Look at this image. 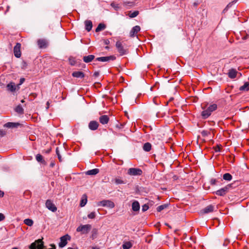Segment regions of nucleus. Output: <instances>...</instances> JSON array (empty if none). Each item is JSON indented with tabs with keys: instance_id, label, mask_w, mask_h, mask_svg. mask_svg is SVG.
Masks as SVG:
<instances>
[{
	"instance_id": "nucleus-56",
	"label": "nucleus",
	"mask_w": 249,
	"mask_h": 249,
	"mask_svg": "<svg viewBox=\"0 0 249 249\" xmlns=\"http://www.w3.org/2000/svg\"><path fill=\"white\" fill-rule=\"evenodd\" d=\"M91 249H99L98 248H96V247H93Z\"/></svg>"
},
{
	"instance_id": "nucleus-33",
	"label": "nucleus",
	"mask_w": 249,
	"mask_h": 249,
	"mask_svg": "<svg viewBox=\"0 0 249 249\" xmlns=\"http://www.w3.org/2000/svg\"><path fill=\"white\" fill-rule=\"evenodd\" d=\"M168 206V204H164L163 205H160L158 206L157 208V210L158 212H160L162 210H164V209L167 208Z\"/></svg>"
},
{
	"instance_id": "nucleus-57",
	"label": "nucleus",
	"mask_w": 249,
	"mask_h": 249,
	"mask_svg": "<svg viewBox=\"0 0 249 249\" xmlns=\"http://www.w3.org/2000/svg\"><path fill=\"white\" fill-rule=\"evenodd\" d=\"M105 48H106V49H109V47H108V46H106V47H105Z\"/></svg>"
},
{
	"instance_id": "nucleus-44",
	"label": "nucleus",
	"mask_w": 249,
	"mask_h": 249,
	"mask_svg": "<svg viewBox=\"0 0 249 249\" xmlns=\"http://www.w3.org/2000/svg\"><path fill=\"white\" fill-rule=\"evenodd\" d=\"M149 209V206L147 204H144L142 207V211L145 212Z\"/></svg>"
},
{
	"instance_id": "nucleus-58",
	"label": "nucleus",
	"mask_w": 249,
	"mask_h": 249,
	"mask_svg": "<svg viewBox=\"0 0 249 249\" xmlns=\"http://www.w3.org/2000/svg\"><path fill=\"white\" fill-rule=\"evenodd\" d=\"M21 103H24V100H22L21 101Z\"/></svg>"
},
{
	"instance_id": "nucleus-31",
	"label": "nucleus",
	"mask_w": 249,
	"mask_h": 249,
	"mask_svg": "<svg viewBox=\"0 0 249 249\" xmlns=\"http://www.w3.org/2000/svg\"><path fill=\"white\" fill-rule=\"evenodd\" d=\"M87 202V196H86V195H84L82 196V198L81 201L80 206L81 207H84L86 204Z\"/></svg>"
},
{
	"instance_id": "nucleus-28",
	"label": "nucleus",
	"mask_w": 249,
	"mask_h": 249,
	"mask_svg": "<svg viewBox=\"0 0 249 249\" xmlns=\"http://www.w3.org/2000/svg\"><path fill=\"white\" fill-rule=\"evenodd\" d=\"M132 247V244L130 242H124L122 245V247H123V249H129Z\"/></svg>"
},
{
	"instance_id": "nucleus-16",
	"label": "nucleus",
	"mask_w": 249,
	"mask_h": 249,
	"mask_svg": "<svg viewBox=\"0 0 249 249\" xmlns=\"http://www.w3.org/2000/svg\"><path fill=\"white\" fill-rule=\"evenodd\" d=\"M109 119L108 116L106 115H102L99 118L100 123L102 124H107L109 121Z\"/></svg>"
},
{
	"instance_id": "nucleus-38",
	"label": "nucleus",
	"mask_w": 249,
	"mask_h": 249,
	"mask_svg": "<svg viewBox=\"0 0 249 249\" xmlns=\"http://www.w3.org/2000/svg\"><path fill=\"white\" fill-rule=\"evenodd\" d=\"M111 6L113 7L116 10H118L120 8L119 5L116 3L112 2L111 3Z\"/></svg>"
},
{
	"instance_id": "nucleus-60",
	"label": "nucleus",
	"mask_w": 249,
	"mask_h": 249,
	"mask_svg": "<svg viewBox=\"0 0 249 249\" xmlns=\"http://www.w3.org/2000/svg\"><path fill=\"white\" fill-rule=\"evenodd\" d=\"M194 5L196 6V5H197V3H194Z\"/></svg>"
},
{
	"instance_id": "nucleus-54",
	"label": "nucleus",
	"mask_w": 249,
	"mask_h": 249,
	"mask_svg": "<svg viewBox=\"0 0 249 249\" xmlns=\"http://www.w3.org/2000/svg\"><path fill=\"white\" fill-rule=\"evenodd\" d=\"M4 195V193L0 190V197H2Z\"/></svg>"
},
{
	"instance_id": "nucleus-14",
	"label": "nucleus",
	"mask_w": 249,
	"mask_h": 249,
	"mask_svg": "<svg viewBox=\"0 0 249 249\" xmlns=\"http://www.w3.org/2000/svg\"><path fill=\"white\" fill-rule=\"evenodd\" d=\"M141 28L139 26L136 25L132 28L130 32L129 35L130 37H134L137 33L140 31Z\"/></svg>"
},
{
	"instance_id": "nucleus-2",
	"label": "nucleus",
	"mask_w": 249,
	"mask_h": 249,
	"mask_svg": "<svg viewBox=\"0 0 249 249\" xmlns=\"http://www.w3.org/2000/svg\"><path fill=\"white\" fill-rule=\"evenodd\" d=\"M116 47L121 55H124L127 53V49L121 41H118L116 42Z\"/></svg>"
},
{
	"instance_id": "nucleus-32",
	"label": "nucleus",
	"mask_w": 249,
	"mask_h": 249,
	"mask_svg": "<svg viewBox=\"0 0 249 249\" xmlns=\"http://www.w3.org/2000/svg\"><path fill=\"white\" fill-rule=\"evenodd\" d=\"M223 178L224 180L230 181L232 179V176L229 173H226L223 175Z\"/></svg>"
},
{
	"instance_id": "nucleus-34",
	"label": "nucleus",
	"mask_w": 249,
	"mask_h": 249,
	"mask_svg": "<svg viewBox=\"0 0 249 249\" xmlns=\"http://www.w3.org/2000/svg\"><path fill=\"white\" fill-rule=\"evenodd\" d=\"M33 223V221L31 219L27 218L24 220V223L29 226H32Z\"/></svg>"
},
{
	"instance_id": "nucleus-12",
	"label": "nucleus",
	"mask_w": 249,
	"mask_h": 249,
	"mask_svg": "<svg viewBox=\"0 0 249 249\" xmlns=\"http://www.w3.org/2000/svg\"><path fill=\"white\" fill-rule=\"evenodd\" d=\"M20 48L21 44L19 43H17L16 46L14 48V55L17 58H19L21 56Z\"/></svg>"
},
{
	"instance_id": "nucleus-51",
	"label": "nucleus",
	"mask_w": 249,
	"mask_h": 249,
	"mask_svg": "<svg viewBox=\"0 0 249 249\" xmlns=\"http://www.w3.org/2000/svg\"><path fill=\"white\" fill-rule=\"evenodd\" d=\"M93 75L95 77H97L99 75V72L98 71H95Z\"/></svg>"
},
{
	"instance_id": "nucleus-13",
	"label": "nucleus",
	"mask_w": 249,
	"mask_h": 249,
	"mask_svg": "<svg viewBox=\"0 0 249 249\" xmlns=\"http://www.w3.org/2000/svg\"><path fill=\"white\" fill-rule=\"evenodd\" d=\"M214 206L212 205H210L202 209L201 211V213L204 214L208 213L213 212L214 211Z\"/></svg>"
},
{
	"instance_id": "nucleus-15",
	"label": "nucleus",
	"mask_w": 249,
	"mask_h": 249,
	"mask_svg": "<svg viewBox=\"0 0 249 249\" xmlns=\"http://www.w3.org/2000/svg\"><path fill=\"white\" fill-rule=\"evenodd\" d=\"M99 126V124L95 121H91L89 124V128L91 130H95L97 129Z\"/></svg>"
},
{
	"instance_id": "nucleus-43",
	"label": "nucleus",
	"mask_w": 249,
	"mask_h": 249,
	"mask_svg": "<svg viewBox=\"0 0 249 249\" xmlns=\"http://www.w3.org/2000/svg\"><path fill=\"white\" fill-rule=\"evenodd\" d=\"M210 134V132L207 131V130H203L201 132V134L202 136L206 137L207 136Z\"/></svg>"
},
{
	"instance_id": "nucleus-48",
	"label": "nucleus",
	"mask_w": 249,
	"mask_h": 249,
	"mask_svg": "<svg viewBox=\"0 0 249 249\" xmlns=\"http://www.w3.org/2000/svg\"><path fill=\"white\" fill-rule=\"evenodd\" d=\"M4 215L2 213H0V221H2L4 219Z\"/></svg>"
},
{
	"instance_id": "nucleus-52",
	"label": "nucleus",
	"mask_w": 249,
	"mask_h": 249,
	"mask_svg": "<svg viewBox=\"0 0 249 249\" xmlns=\"http://www.w3.org/2000/svg\"><path fill=\"white\" fill-rule=\"evenodd\" d=\"M54 165H55V162L54 161L51 162V163H50V166L51 167H53Z\"/></svg>"
},
{
	"instance_id": "nucleus-17",
	"label": "nucleus",
	"mask_w": 249,
	"mask_h": 249,
	"mask_svg": "<svg viewBox=\"0 0 249 249\" xmlns=\"http://www.w3.org/2000/svg\"><path fill=\"white\" fill-rule=\"evenodd\" d=\"M72 75L74 77L83 78L85 76L84 73L80 71H75L72 72Z\"/></svg>"
},
{
	"instance_id": "nucleus-59",
	"label": "nucleus",
	"mask_w": 249,
	"mask_h": 249,
	"mask_svg": "<svg viewBox=\"0 0 249 249\" xmlns=\"http://www.w3.org/2000/svg\"><path fill=\"white\" fill-rule=\"evenodd\" d=\"M12 249H18L16 247H15V248H13Z\"/></svg>"
},
{
	"instance_id": "nucleus-62",
	"label": "nucleus",
	"mask_w": 249,
	"mask_h": 249,
	"mask_svg": "<svg viewBox=\"0 0 249 249\" xmlns=\"http://www.w3.org/2000/svg\"><path fill=\"white\" fill-rule=\"evenodd\" d=\"M156 116H157V117H159V116H158V113L157 114Z\"/></svg>"
},
{
	"instance_id": "nucleus-9",
	"label": "nucleus",
	"mask_w": 249,
	"mask_h": 249,
	"mask_svg": "<svg viewBox=\"0 0 249 249\" xmlns=\"http://www.w3.org/2000/svg\"><path fill=\"white\" fill-rule=\"evenodd\" d=\"M37 44L40 49L46 48L48 46V41L44 38L39 39L37 41Z\"/></svg>"
},
{
	"instance_id": "nucleus-37",
	"label": "nucleus",
	"mask_w": 249,
	"mask_h": 249,
	"mask_svg": "<svg viewBox=\"0 0 249 249\" xmlns=\"http://www.w3.org/2000/svg\"><path fill=\"white\" fill-rule=\"evenodd\" d=\"M56 155L57 156V157H58V159L59 161L61 162L62 161V157L59 153L58 147H56Z\"/></svg>"
},
{
	"instance_id": "nucleus-30",
	"label": "nucleus",
	"mask_w": 249,
	"mask_h": 249,
	"mask_svg": "<svg viewBox=\"0 0 249 249\" xmlns=\"http://www.w3.org/2000/svg\"><path fill=\"white\" fill-rule=\"evenodd\" d=\"M105 28H106L105 24H104L103 23H100L98 25L97 27L96 28L95 31H96V32H98L102 30H104Z\"/></svg>"
},
{
	"instance_id": "nucleus-7",
	"label": "nucleus",
	"mask_w": 249,
	"mask_h": 249,
	"mask_svg": "<svg viewBox=\"0 0 249 249\" xmlns=\"http://www.w3.org/2000/svg\"><path fill=\"white\" fill-rule=\"evenodd\" d=\"M98 206H102L103 207H107L110 208L114 207V204L113 202L109 200H104L100 201L98 203Z\"/></svg>"
},
{
	"instance_id": "nucleus-11",
	"label": "nucleus",
	"mask_w": 249,
	"mask_h": 249,
	"mask_svg": "<svg viewBox=\"0 0 249 249\" xmlns=\"http://www.w3.org/2000/svg\"><path fill=\"white\" fill-rule=\"evenodd\" d=\"M116 59V57L114 55H110L108 56H103L97 57L96 59V61L101 62H108L109 61H113Z\"/></svg>"
},
{
	"instance_id": "nucleus-19",
	"label": "nucleus",
	"mask_w": 249,
	"mask_h": 249,
	"mask_svg": "<svg viewBox=\"0 0 249 249\" xmlns=\"http://www.w3.org/2000/svg\"><path fill=\"white\" fill-rule=\"evenodd\" d=\"M237 73V71L236 70L231 69L229 70V71L228 72V76L231 78H234L236 77V75Z\"/></svg>"
},
{
	"instance_id": "nucleus-47",
	"label": "nucleus",
	"mask_w": 249,
	"mask_h": 249,
	"mask_svg": "<svg viewBox=\"0 0 249 249\" xmlns=\"http://www.w3.org/2000/svg\"><path fill=\"white\" fill-rule=\"evenodd\" d=\"M214 149L216 152H218L220 151V148L218 145H217L216 146L214 147Z\"/></svg>"
},
{
	"instance_id": "nucleus-20",
	"label": "nucleus",
	"mask_w": 249,
	"mask_h": 249,
	"mask_svg": "<svg viewBox=\"0 0 249 249\" xmlns=\"http://www.w3.org/2000/svg\"><path fill=\"white\" fill-rule=\"evenodd\" d=\"M20 124L19 123L8 122L6 123L4 126L8 128H15L19 126Z\"/></svg>"
},
{
	"instance_id": "nucleus-55",
	"label": "nucleus",
	"mask_w": 249,
	"mask_h": 249,
	"mask_svg": "<svg viewBox=\"0 0 249 249\" xmlns=\"http://www.w3.org/2000/svg\"><path fill=\"white\" fill-rule=\"evenodd\" d=\"M49 102L48 101L47 102V107L46 108H47V109H48V108H49Z\"/></svg>"
},
{
	"instance_id": "nucleus-40",
	"label": "nucleus",
	"mask_w": 249,
	"mask_h": 249,
	"mask_svg": "<svg viewBox=\"0 0 249 249\" xmlns=\"http://www.w3.org/2000/svg\"><path fill=\"white\" fill-rule=\"evenodd\" d=\"M95 215L96 214L95 212H91L88 215V217L89 219H93L95 217Z\"/></svg>"
},
{
	"instance_id": "nucleus-4",
	"label": "nucleus",
	"mask_w": 249,
	"mask_h": 249,
	"mask_svg": "<svg viewBox=\"0 0 249 249\" xmlns=\"http://www.w3.org/2000/svg\"><path fill=\"white\" fill-rule=\"evenodd\" d=\"M231 187V184H228L224 187L216 191L215 194L217 196H224L229 192Z\"/></svg>"
},
{
	"instance_id": "nucleus-5",
	"label": "nucleus",
	"mask_w": 249,
	"mask_h": 249,
	"mask_svg": "<svg viewBox=\"0 0 249 249\" xmlns=\"http://www.w3.org/2000/svg\"><path fill=\"white\" fill-rule=\"evenodd\" d=\"M142 173V171L140 168H130L127 171V174L130 176H141Z\"/></svg>"
},
{
	"instance_id": "nucleus-42",
	"label": "nucleus",
	"mask_w": 249,
	"mask_h": 249,
	"mask_svg": "<svg viewBox=\"0 0 249 249\" xmlns=\"http://www.w3.org/2000/svg\"><path fill=\"white\" fill-rule=\"evenodd\" d=\"M244 33H246L245 32L241 33V35L242 36V38L243 39L246 40V39H248V38H249V34H246V35L244 36Z\"/></svg>"
},
{
	"instance_id": "nucleus-35",
	"label": "nucleus",
	"mask_w": 249,
	"mask_h": 249,
	"mask_svg": "<svg viewBox=\"0 0 249 249\" xmlns=\"http://www.w3.org/2000/svg\"><path fill=\"white\" fill-rule=\"evenodd\" d=\"M114 182L117 184H124V182L121 179L119 178H116L114 179Z\"/></svg>"
},
{
	"instance_id": "nucleus-53",
	"label": "nucleus",
	"mask_w": 249,
	"mask_h": 249,
	"mask_svg": "<svg viewBox=\"0 0 249 249\" xmlns=\"http://www.w3.org/2000/svg\"><path fill=\"white\" fill-rule=\"evenodd\" d=\"M234 2V1H233L231 2V3H229V4L227 5V8L231 7V5L232 4V3H233Z\"/></svg>"
},
{
	"instance_id": "nucleus-24",
	"label": "nucleus",
	"mask_w": 249,
	"mask_h": 249,
	"mask_svg": "<svg viewBox=\"0 0 249 249\" xmlns=\"http://www.w3.org/2000/svg\"><path fill=\"white\" fill-rule=\"evenodd\" d=\"M36 159L38 162L42 163L44 164H46V162L43 159V156L39 154H37L36 156Z\"/></svg>"
},
{
	"instance_id": "nucleus-21",
	"label": "nucleus",
	"mask_w": 249,
	"mask_h": 249,
	"mask_svg": "<svg viewBox=\"0 0 249 249\" xmlns=\"http://www.w3.org/2000/svg\"><path fill=\"white\" fill-rule=\"evenodd\" d=\"M132 209L134 211L137 212L140 210V204L137 201H135L132 203Z\"/></svg>"
},
{
	"instance_id": "nucleus-29",
	"label": "nucleus",
	"mask_w": 249,
	"mask_h": 249,
	"mask_svg": "<svg viewBox=\"0 0 249 249\" xmlns=\"http://www.w3.org/2000/svg\"><path fill=\"white\" fill-rule=\"evenodd\" d=\"M16 112L22 114L24 113V109L21 105H18L15 109Z\"/></svg>"
},
{
	"instance_id": "nucleus-18",
	"label": "nucleus",
	"mask_w": 249,
	"mask_h": 249,
	"mask_svg": "<svg viewBox=\"0 0 249 249\" xmlns=\"http://www.w3.org/2000/svg\"><path fill=\"white\" fill-rule=\"evenodd\" d=\"M95 58L94 55H89L88 56H85L83 57V61L85 63H88L91 62Z\"/></svg>"
},
{
	"instance_id": "nucleus-46",
	"label": "nucleus",
	"mask_w": 249,
	"mask_h": 249,
	"mask_svg": "<svg viewBox=\"0 0 249 249\" xmlns=\"http://www.w3.org/2000/svg\"><path fill=\"white\" fill-rule=\"evenodd\" d=\"M216 180L215 179H212L210 181L211 184L213 185H214L216 184Z\"/></svg>"
},
{
	"instance_id": "nucleus-1",
	"label": "nucleus",
	"mask_w": 249,
	"mask_h": 249,
	"mask_svg": "<svg viewBox=\"0 0 249 249\" xmlns=\"http://www.w3.org/2000/svg\"><path fill=\"white\" fill-rule=\"evenodd\" d=\"M217 108V106L215 104H213L210 105L206 109L202 111V117L203 119H206L208 118L211 115L212 112L215 110Z\"/></svg>"
},
{
	"instance_id": "nucleus-8",
	"label": "nucleus",
	"mask_w": 249,
	"mask_h": 249,
	"mask_svg": "<svg viewBox=\"0 0 249 249\" xmlns=\"http://www.w3.org/2000/svg\"><path fill=\"white\" fill-rule=\"evenodd\" d=\"M46 207L51 211L55 212L57 211V207L53 203L52 201L50 199H48L46 201Z\"/></svg>"
},
{
	"instance_id": "nucleus-23",
	"label": "nucleus",
	"mask_w": 249,
	"mask_h": 249,
	"mask_svg": "<svg viewBox=\"0 0 249 249\" xmlns=\"http://www.w3.org/2000/svg\"><path fill=\"white\" fill-rule=\"evenodd\" d=\"M99 172V170L97 168L89 170L86 172V174L88 175H95Z\"/></svg>"
},
{
	"instance_id": "nucleus-50",
	"label": "nucleus",
	"mask_w": 249,
	"mask_h": 249,
	"mask_svg": "<svg viewBox=\"0 0 249 249\" xmlns=\"http://www.w3.org/2000/svg\"><path fill=\"white\" fill-rule=\"evenodd\" d=\"M104 42L106 45H108L110 43L109 40L108 39H105Z\"/></svg>"
},
{
	"instance_id": "nucleus-61",
	"label": "nucleus",
	"mask_w": 249,
	"mask_h": 249,
	"mask_svg": "<svg viewBox=\"0 0 249 249\" xmlns=\"http://www.w3.org/2000/svg\"><path fill=\"white\" fill-rule=\"evenodd\" d=\"M130 3L131 4V3H132V2H128V4H130Z\"/></svg>"
},
{
	"instance_id": "nucleus-41",
	"label": "nucleus",
	"mask_w": 249,
	"mask_h": 249,
	"mask_svg": "<svg viewBox=\"0 0 249 249\" xmlns=\"http://www.w3.org/2000/svg\"><path fill=\"white\" fill-rule=\"evenodd\" d=\"M98 233V230L96 229H93L92 231V236L93 237H96Z\"/></svg>"
},
{
	"instance_id": "nucleus-25",
	"label": "nucleus",
	"mask_w": 249,
	"mask_h": 249,
	"mask_svg": "<svg viewBox=\"0 0 249 249\" xmlns=\"http://www.w3.org/2000/svg\"><path fill=\"white\" fill-rule=\"evenodd\" d=\"M239 89L241 91H248L249 90V82H246L244 85L241 86Z\"/></svg>"
},
{
	"instance_id": "nucleus-45",
	"label": "nucleus",
	"mask_w": 249,
	"mask_h": 249,
	"mask_svg": "<svg viewBox=\"0 0 249 249\" xmlns=\"http://www.w3.org/2000/svg\"><path fill=\"white\" fill-rule=\"evenodd\" d=\"M6 135V132L4 130L0 129V136L3 137Z\"/></svg>"
},
{
	"instance_id": "nucleus-49",
	"label": "nucleus",
	"mask_w": 249,
	"mask_h": 249,
	"mask_svg": "<svg viewBox=\"0 0 249 249\" xmlns=\"http://www.w3.org/2000/svg\"><path fill=\"white\" fill-rule=\"evenodd\" d=\"M25 81V79L24 78H21L20 79V81L19 83V85H21L23 83V82Z\"/></svg>"
},
{
	"instance_id": "nucleus-10",
	"label": "nucleus",
	"mask_w": 249,
	"mask_h": 249,
	"mask_svg": "<svg viewBox=\"0 0 249 249\" xmlns=\"http://www.w3.org/2000/svg\"><path fill=\"white\" fill-rule=\"evenodd\" d=\"M70 236L68 235H65L60 238V242L59 243V247L63 248L67 244V240H70Z\"/></svg>"
},
{
	"instance_id": "nucleus-39",
	"label": "nucleus",
	"mask_w": 249,
	"mask_h": 249,
	"mask_svg": "<svg viewBox=\"0 0 249 249\" xmlns=\"http://www.w3.org/2000/svg\"><path fill=\"white\" fill-rule=\"evenodd\" d=\"M69 63L71 66H74L76 64V61L74 58H69Z\"/></svg>"
},
{
	"instance_id": "nucleus-27",
	"label": "nucleus",
	"mask_w": 249,
	"mask_h": 249,
	"mask_svg": "<svg viewBox=\"0 0 249 249\" xmlns=\"http://www.w3.org/2000/svg\"><path fill=\"white\" fill-rule=\"evenodd\" d=\"M151 149V144L149 142H146L143 145V149L145 151L149 152Z\"/></svg>"
},
{
	"instance_id": "nucleus-22",
	"label": "nucleus",
	"mask_w": 249,
	"mask_h": 249,
	"mask_svg": "<svg viewBox=\"0 0 249 249\" xmlns=\"http://www.w3.org/2000/svg\"><path fill=\"white\" fill-rule=\"evenodd\" d=\"M86 29L87 31L89 32L92 27V23L90 20H86L85 22Z\"/></svg>"
},
{
	"instance_id": "nucleus-26",
	"label": "nucleus",
	"mask_w": 249,
	"mask_h": 249,
	"mask_svg": "<svg viewBox=\"0 0 249 249\" xmlns=\"http://www.w3.org/2000/svg\"><path fill=\"white\" fill-rule=\"evenodd\" d=\"M7 89L10 91L13 92L16 90V86L14 83L11 82L7 85Z\"/></svg>"
},
{
	"instance_id": "nucleus-3",
	"label": "nucleus",
	"mask_w": 249,
	"mask_h": 249,
	"mask_svg": "<svg viewBox=\"0 0 249 249\" xmlns=\"http://www.w3.org/2000/svg\"><path fill=\"white\" fill-rule=\"evenodd\" d=\"M91 229V226L89 224L81 225L76 229L77 232H80L81 234H87Z\"/></svg>"
},
{
	"instance_id": "nucleus-36",
	"label": "nucleus",
	"mask_w": 249,
	"mask_h": 249,
	"mask_svg": "<svg viewBox=\"0 0 249 249\" xmlns=\"http://www.w3.org/2000/svg\"><path fill=\"white\" fill-rule=\"evenodd\" d=\"M139 14V12L138 11H135L132 13H131L129 14V16L131 18H135L137 17Z\"/></svg>"
},
{
	"instance_id": "nucleus-6",
	"label": "nucleus",
	"mask_w": 249,
	"mask_h": 249,
	"mask_svg": "<svg viewBox=\"0 0 249 249\" xmlns=\"http://www.w3.org/2000/svg\"><path fill=\"white\" fill-rule=\"evenodd\" d=\"M30 249H43V242L41 239H38L31 244L30 246Z\"/></svg>"
}]
</instances>
